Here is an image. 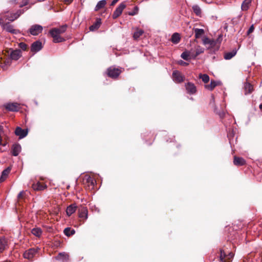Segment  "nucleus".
<instances>
[{"mask_svg":"<svg viewBox=\"0 0 262 262\" xmlns=\"http://www.w3.org/2000/svg\"><path fill=\"white\" fill-rule=\"evenodd\" d=\"M123 70V68H116L111 66L107 69L106 73L108 77L113 79H117L122 73Z\"/></svg>","mask_w":262,"mask_h":262,"instance_id":"1","label":"nucleus"},{"mask_svg":"<svg viewBox=\"0 0 262 262\" xmlns=\"http://www.w3.org/2000/svg\"><path fill=\"white\" fill-rule=\"evenodd\" d=\"M234 254L231 252H226L224 250H220V262H231Z\"/></svg>","mask_w":262,"mask_h":262,"instance_id":"2","label":"nucleus"},{"mask_svg":"<svg viewBox=\"0 0 262 262\" xmlns=\"http://www.w3.org/2000/svg\"><path fill=\"white\" fill-rule=\"evenodd\" d=\"M96 181L92 177L85 176L83 179V184L89 189H93L94 188Z\"/></svg>","mask_w":262,"mask_h":262,"instance_id":"3","label":"nucleus"},{"mask_svg":"<svg viewBox=\"0 0 262 262\" xmlns=\"http://www.w3.org/2000/svg\"><path fill=\"white\" fill-rule=\"evenodd\" d=\"M39 250V249L38 248H30L24 252V257L29 260H32Z\"/></svg>","mask_w":262,"mask_h":262,"instance_id":"4","label":"nucleus"},{"mask_svg":"<svg viewBox=\"0 0 262 262\" xmlns=\"http://www.w3.org/2000/svg\"><path fill=\"white\" fill-rule=\"evenodd\" d=\"M5 109L10 112H18L20 107L19 103L17 102L7 103L4 105Z\"/></svg>","mask_w":262,"mask_h":262,"instance_id":"5","label":"nucleus"},{"mask_svg":"<svg viewBox=\"0 0 262 262\" xmlns=\"http://www.w3.org/2000/svg\"><path fill=\"white\" fill-rule=\"evenodd\" d=\"M125 7L126 5L124 3H121L114 12L112 16L113 18L114 19L118 18L122 14L123 10Z\"/></svg>","mask_w":262,"mask_h":262,"instance_id":"6","label":"nucleus"},{"mask_svg":"<svg viewBox=\"0 0 262 262\" xmlns=\"http://www.w3.org/2000/svg\"><path fill=\"white\" fill-rule=\"evenodd\" d=\"M43 30V28L39 25H34L32 26L30 29L29 32L32 35H37L40 33Z\"/></svg>","mask_w":262,"mask_h":262,"instance_id":"7","label":"nucleus"},{"mask_svg":"<svg viewBox=\"0 0 262 262\" xmlns=\"http://www.w3.org/2000/svg\"><path fill=\"white\" fill-rule=\"evenodd\" d=\"M173 80L177 83H180L184 80V77L178 71H174L172 73Z\"/></svg>","mask_w":262,"mask_h":262,"instance_id":"8","label":"nucleus"},{"mask_svg":"<svg viewBox=\"0 0 262 262\" xmlns=\"http://www.w3.org/2000/svg\"><path fill=\"white\" fill-rule=\"evenodd\" d=\"M28 133V129H23L20 127H17L15 130V134L17 136H19L20 139L25 137Z\"/></svg>","mask_w":262,"mask_h":262,"instance_id":"9","label":"nucleus"},{"mask_svg":"<svg viewBox=\"0 0 262 262\" xmlns=\"http://www.w3.org/2000/svg\"><path fill=\"white\" fill-rule=\"evenodd\" d=\"M8 248V239L5 237H0V253Z\"/></svg>","mask_w":262,"mask_h":262,"instance_id":"10","label":"nucleus"},{"mask_svg":"<svg viewBox=\"0 0 262 262\" xmlns=\"http://www.w3.org/2000/svg\"><path fill=\"white\" fill-rule=\"evenodd\" d=\"M42 48V43L37 40L34 42L31 46V51L32 52H37L40 51Z\"/></svg>","mask_w":262,"mask_h":262,"instance_id":"11","label":"nucleus"},{"mask_svg":"<svg viewBox=\"0 0 262 262\" xmlns=\"http://www.w3.org/2000/svg\"><path fill=\"white\" fill-rule=\"evenodd\" d=\"M79 217L80 219L85 220L88 218V209L84 206H81L78 209Z\"/></svg>","mask_w":262,"mask_h":262,"instance_id":"12","label":"nucleus"},{"mask_svg":"<svg viewBox=\"0 0 262 262\" xmlns=\"http://www.w3.org/2000/svg\"><path fill=\"white\" fill-rule=\"evenodd\" d=\"M185 88L187 92L190 94H193L195 93L196 91V88L195 85L192 83L188 82L185 84Z\"/></svg>","mask_w":262,"mask_h":262,"instance_id":"13","label":"nucleus"},{"mask_svg":"<svg viewBox=\"0 0 262 262\" xmlns=\"http://www.w3.org/2000/svg\"><path fill=\"white\" fill-rule=\"evenodd\" d=\"M50 33L51 36L53 37V41L54 42L57 43L64 41V39L61 36H60V34L58 33H55L53 32V30L52 29L50 31Z\"/></svg>","mask_w":262,"mask_h":262,"instance_id":"14","label":"nucleus"},{"mask_svg":"<svg viewBox=\"0 0 262 262\" xmlns=\"http://www.w3.org/2000/svg\"><path fill=\"white\" fill-rule=\"evenodd\" d=\"M3 29L12 34H17L19 32L18 30L14 29L13 26L9 23H6Z\"/></svg>","mask_w":262,"mask_h":262,"instance_id":"15","label":"nucleus"},{"mask_svg":"<svg viewBox=\"0 0 262 262\" xmlns=\"http://www.w3.org/2000/svg\"><path fill=\"white\" fill-rule=\"evenodd\" d=\"M32 187L34 190L41 191L47 188V185L43 183L38 182L33 184Z\"/></svg>","mask_w":262,"mask_h":262,"instance_id":"16","label":"nucleus"},{"mask_svg":"<svg viewBox=\"0 0 262 262\" xmlns=\"http://www.w3.org/2000/svg\"><path fill=\"white\" fill-rule=\"evenodd\" d=\"M233 163L236 166H243L246 164V161L242 157L235 156L233 159Z\"/></svg>","mask_w":262,"mask_h":262,"instance_id":"17","label":"nucleus"},{"mask_svg":"<svg viewBox=\"0 0 262 262\" xmlns=\"http://www.w3.org/2000/svg\"><path fill=\"white\" fill-rule=\"evenodd\" d=\"M10 58L13 60H18L21 56V51L20 50H13L10 54Z\"/></svg>","mask_w":262,"mask_h":262,"instance_id":"18","label":"nucleus"},{"mask_svg":"<svg viewBox=\"0 0 262 262\" xmlns=\"http://www.w3.org/2000/svg\"><path fill=\"white\" fill-rule=\"evenodd\" d=\"M21 150V146L18 144H14L12 146V154L14 156H17Z\"/></svg>","mask_w":262,"mask_h":262,"instance_id":"19","label":"nucleus"},{"mask_svg":"<svg viewBox=\"0 0 262 262\" xmlns=\"http://www.w3.org/2000/svg\"><path fill=\"white\" fill-rule=\"evenodd\" d=\"M11 169V167H8L2 171V176L0 178V183L3 182L6 179L8 174L10 172Z\"/></svg>","mask_w":262,"mask_h":262,"instance_id":"20","label":"nucleus"},{"mask_svg":"<svg viewBox=\"0 0 262 262\" xmlns=\"http://www.w3.org/2000/svg\"><path fill=\"white\" fill-rule=\"evenodd\" d=\"M56 258L58 260H61L63 261H68L69 259V255L68 254L65 252L59 253Z\"/></svg>","mask_w":262,"mask_h":262,"instance_id":"21","label":"nucleus"},{"mask_svg":"<svg viewBox=\"0 0 262 262\" xmlns=\"http://www.w3.org/2000/svg\"><path fill=\"white\" fill-rule=\"evenodd\" d=\"M252 0H244L241 5V9L243 11H247L251 4Z\"/></svg>","mask_w":262,"mask_h":262,"instance_id":"22","label":"nucleus"},{"mask_svg":"<svg viewBox=\"0 0 262 262\" xmlns=\"http://www.w3.org/2000/svg\"><path fill=\"white\" fill-rule=\"evenodd\" d=\"M77 209V206L75 204H73L69 206L66 210L67 214L68 216H70L75 212Z\"/></svg>","mask_w":262,"mask_h":262,"instance_id":"23","label":"nucleus"},{"mask_svg":"<svg viewBox=\"0 0 262 262\" xmlns=\"http://www.w3.org/2000/svg\"><path fill=\"white\" fill-rule=\"evenodd\" d=\"M67 25H63V26L60 27L58 28H55L52 29V30H53V32H54L55 33H58V34H62L64 32H65V31L67 30Z\"/></svg>","mask_w":262,"mask_h":262,"instance_id":"24","label":"nucleus"},{"mask_svg":"<svg viewBox=\"0 0 262 262\" xmlns=\"http://www.w3.org/2000/svg\"><path fill=\"white\" fill-rule=\"evenodd\" d=\"M244 89L245 91V95L251 93L253 91V87L252 84L249 82L245 83Z\"/></svg>","mask_w":262,"mask_h":262,"instance_id":"25","label":"nucleus"},{"mask_svg":"<svg viewBox=\"0 0 262 262\" xmlns=\"http://www.w3.org/2000/svg\"><path fill=\"white\" fill-rule=\"evenodd\" d=\"M236 50L235 49H233L231 52L225 53L224 56V58L226 60H229L236 55Z\"/></svg>","mask_w":262,"mask_h":262,"instance_id":"26","label":"nucleus"},{"mask_svg":"<svg viewBox=\"0 0 262 262\" xmlns=\"http://www.w3.org/2000/svg\"><path fill=\"white\" fill-rule=\"evenodd\" d=\"M193 30L196 39L201 37L205 33L204 30L202 29L194 28Z\"/></svg>","mask_w":262,"mask_h":262,"instance_id":"27","label":"nucleus"},{"mask_svg":"<svg viewBox=\"0 0 262 262\" xmlns=\"http://www.w3.org/2000/svg\"><path fill=\"white\" fill-rule=\"evenodd\" d=\"M180 35L178 33H173L171 38V42L175 44L178 43L180 42Z\"/></svg>","mask_w":262,"mask_h":262,"instance_id":"28","label":"nucleus"},{"mask_svg":"<svg viewBox=\"0 0 262 262\" xmlns=\"http://www.w3.org/2000/svg\"><path fill=\"white\" fill-rule=\"evenodd\" d=\"M203 43L206 45H209L211 47H213L215 45L216 42L213 39H211L208 37H205L203 39Z\"/></svg>","mask_w":262,"mask_h":262,"instance_id":"29","label":"nucleus"},{"mask_svg":"<svg viewBox=\"0 0 262 262\" xmlns=\"http://www.w3.org/2000/svg\"><path fill=\"white\" fill-rule=\"evenodd\" d=\"M101 25V19H97L96 21L92 26L90 27V30L91 31H95L97 30L100 26Z\"/></svg>","mask_w":262,"mask_h":262,"instance_id":"30","label":"nucleus"},{"mask_svg":"<svg viewBox=\"0 0 262 262\" xmlns=\"http://www.w3.org/2000/svg\"><path fill=\"white\" fill-rule=\"evenodd\" d=\"M31 233L37 237H40L42 233V230L38 227L34 228L32 229Z\"/></svg>","mask_w":262,"mask_h":262,"instance_id":"31","label":"nucleus"},{"mask_svg":"<svg viewBox=\"0 0 262 262\" xmlns=\"http://www.w3.org/2000/svg\"><path fill=\"white\" fill-rule=\"evenodd\" d=\"M26 192L25 191H20L17 195L18 202L21 203L26 198Z\"/></svg>","mask_w":262,"mask_h":262,"instance_id":"32","label":"nucleus"},{"mask_svg":"<svg viewBox=\"0 0 262 262\" xmlns=\"http://www.w3.org/2000/svg\"><path fill=\"white\" fill-rule=\"evenodd\" d=\"M106 4V2L105 0L99 1L96 6L95 10L96 11H98L99 9L104 8Z\"/></svg>","mask_w":262,"mask_h":262,"instance_id":"33","label":"nucleus"},{"mask_svg":"<svg viewBox=\"0 0 262 262\" xmlns=\"http://www.w3.org/2000/svg\"><path fill=\"white\" fill-rule=\"evenodd\" d=\"M204 52V49L202 48H201L200 47H198L196 49H195V53H192V58H195L199 54L202 53Z\"/></svg>","mask_w":262,"mask_h":262,"instance_id":"34","label":"nucleus"},{"mask_svg":"<svg viewBox=\"0 0 262 262\" xmlns=\"http://www.w3.org/2000/svg\"><path fill=\"white\" fill-rule=\"evenodd\" d=\"M191 55L192 53L191 52L185 51L182 53L181 57L185 60H188L192 58Z\"/></svg>","mask_w":262,"mask_h":262,"instance_id":"35","label":"nucleus"},{"mask_svg":"<svg viewBox=\"0 0 262 262\" xmlns=\"http://www.w3.org/2000/svg\"><path fill=\"white\" fill-rule=\"evenodd\" d=\"M143 33L144 31L142 30L137 29L134 33V39L135 40L138 39L141 36L143 35Z\"/></svg>","mask_w":262,"mask_h":262,"instance_id":"36","label":"nucleus"},{"mask_svg":"<svg viewBox=\"0 0 262 262\" xmlns=\"http://www.w3.org/2000/svg\"><path fill=\"white\" fill-rule=\"evenodd\" d=\"M217 85V82L214 80H211V82L209 84H206L205 85L206 89L212 91L214 89V88Z\"/></svg>","mask_w":262,"mask_h":262,"instance_id":"37","label":"nucleus"},{"mask_svg":"<svg viewBox=\"0 0 262 262\" xmlns=\"http://www.w3.org/2000/svg\"><path fill=\"white\" fill-rule=\"evenodd\" d=\"M63 232L67 236H70L75 233V231L74 229H71V228L68 227L64 229Z\"/></svg>","mask_w":262,"mask_h":262,"instance_id":"38","label":"nucleus"},{"mask_svg":"<svg viewBox=\"0 0 262 262\" xmlns=\"http://www.w3.org/2000/svg\"><path fill=\"white\" fill-rule=\"evenodd\" d=\"M23 13L22 10H18L13 14V16L10 17L9 21H13L17 19Z\"/></svg>","mask_w":262,"mask_h":262,"instance_id":"39","label":"nucleus"},{"mask_svg":"<svg viewBox=\"0 0 262 262\" xmlns=\"http://www.w3.org/2000/svg\"><path fill=\"white\" fill-rule=\"evenodd\" d=\"M199 78L202 79V81L207 83L209 81V76L207 74H200L199 76Z\"/></svg>","mask_w":262,"mask_h":262,"instance_id":"40","label":"nucleus"},{"mask_svg":"<svg viewBox=\"0 0 262 262\" xmlns=\"http://www.w3.org/2000/svg\"><path fill=\"white\" fill-rule=\"evenodd\" d=\"M193 12L197 15L200 16L201 14V10L199 6L194 5L192 7Z\"/></svg>","mask_w":262,"mask_h":262,"instance_id":"41","label":"nucleus"},{"mask_svg":"<svg viewBox=\"0 0 262 262\" xmlns=\"http://www.w3.org/2000/svg\"><path fill=\"white\" fill-rule=\"evenodd\" d=\"M10 19L7 16H5L4 17H2L0 18V25L2 28L4 27V26L6 25L5 20L6 19Z\"/></svg>","mask_w":262,"mask_h":262,"instance_id":"42","label":"nucleus"},{"mask_svg":"<svg viewBox=\"0 0 262 262\" xmlns=\"http://www.w3.org/2000/svg\"><path fill=\"white\" fill-rule=\"evenodd\" d=\"M139 11V8L138 6H135L133 11L128 12L129 15L134 16L138 14Z\"/></svg>","mask_w":262,"mask_h":262,"instance_id":"43","label":"nucleus"},{"mask_svg":"<svg viewBox=\"0 0 262 262\" xmlns=\"http://www.w3.org/2000/svg\"><path fill=\"white\" fill-rule=\"evenodd\" d=\"M19 47L21 50L24 51H26L28 49V45L24 42H20L19 44Z\"/></svg>","mask_w":262,"mask_h":262,"instance_id":"44","label":"nucleus"},{"mask_svg":"<svg viewBox=\"0 0 262 262\" xmlns=\"http://www.w3.org/2000/svg\"><path fill=\"white\" fill-rule=\"evenodd\" d=\"M29 3V0H23L19 5L20 8H22L24 6L27 5Z\"/></svg>","mask_w":262,"mask_h":262,"instance_id":"45","label":"nucleus"},{"mask_svg":"<svg viewBox=\"0 0 262 262\" xmlns=\"http://www.w3.org/2000/svg\"><path fill=\"white\" fill-rule=\"evenodd\" d=\"M3 126L0 125V144H2V135L3 133Z\"/></svg>","mask_w":262,"mask_h":262,"instance_id":"46","label":"nucleus"},{"mask_svg":"<svg viewBox=\"0 0 262 262\" xmlns=\"http://www.w3.org/2000/svg\"><path fill=\"white\" fill-rule=\"evenodd\" d=\"M254 28L253 27V25H252L250 28L249 29H248L247 32V35H249L250 34H251V33H252L254 31Z\"/></svg>","mask_w":262,"mask_h":262,"instance_id":"47","label":"nucleus"},{"mask_svg":"<svg viewBox=\"0 0 262 262\" xmlns=\"http://www.w3.org/2000/svg\"><path fill=\"white\" fill-rule=\"evenodd\" d=\"M119 0H113L111 4V6L115 5Z\"/></svg>","mask_w":262,"mask_h":262,"instance_id":"48","label":"nucleus"},{"mask_svg":"<svg viewBox=\"0 0 262 262\" xmlns=\"http://www.w3.org/2000/svg\"><path fill=\"white\" fill-rule=\"evenodd\" d=\"M181 64L186 66L188 65V63L181 60Z\"/></svg>","mask_w":262,"mask_h":262,"instance_id":"49","label":"nucleus"},{"mask_svg":"<svg viewBox=\"0 0 262 262\" xmlns=\"http://www.w3.org/2000/svg\"><path fill=\"white\" fill-rule=\"evenodd\" d=\"M64 2L66 3V4H70L72 1L73 0H64Z\"/></svg>","mask_w":262,"mask_h":262,"instance_id":"50","label":"nucleus"},{"mask_svg":"<svg viewBox=\"0 0 262 262\" xmlns=\"http://www.w3.org/2000/svg\"><path fill=\"white\" fill-rule=\"evenodd\" d=\"M259 108L260 110V111L262 112V103L259 105Z\"/></svg>","mask_w":262,"mask_h":262,"instance_id":"51","label":"nucleus"},{"mask_svg":"<svg viewBox=\"0 0 262 262\" xmlns=\"http://www.w3.org/2000/svg\"><path fill=\"white\" fill-rule=\"evenodd\" d=\"M0 145H2L3 146H5L6 145V143H2V144H0Z\"/></svg>","mask_w":262,"mask_h":262,"instance_id":"52","label":"nucleus"},{"mask_svg":"<svg viewBox=\"0 0 262 262\" xmlns=\"http://www.w3.org/2000/svg\"><path fill=\"white\" fill-rule=\"evenodd\" d=\"M243 262H246V261H244Z\"/></svg>","mask_w":262,"mask_h":262,"instance_id":"53","label":"nucleus"}]
</instances>
